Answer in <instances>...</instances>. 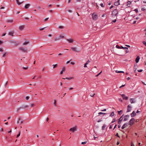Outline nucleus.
<instances>
[{
  "label": "nucleus",
  "mask_w": 146,
  "mask_h": 146,
  "mask_svg": "<svg viewBox=\"0 0 146 146\" xmlns=\"http://www.w3.org/2000/svg\"><path fill=\"white\" fill-rule=\"evenodd\" d=\"M48 11L50 13H52L53 12V11L52 10H50L49 11Z\"/></svg>",
  "instance_id": "0e129e2a"
},
{
  "label": "nucleus",
  "mask_w": 146,
  "mask_h": 146,
  "mask_svg": "<svg viewBox=\"0 0 146 146\" xmlns=\"http://www.w3.org/2000/svg\"><path fill=\"white\" fill-rule=\"evenodd\" d=\"M121 121L118 120L117 123L119 124H120L121 123Z\"/></svg>",
  "instance_id": "a19ab883"
},
{
  "label": "nucleus",
  "mask_w": 146,
  "mask_h": 146,
  "mask_svg": "<svg viewBox=\"0 0 146 146\" xmlns=\"http://www.w3.org/2000/svg\"><path fill=\"white\" fill-rule=\"evenodd\" d=\"M119 0H118L116 2H115L114 3V5L116 6H117L119 4Z\"/></svg>",
  "instance_id": "412c9836"
},
{
  "label": "nucleus",
  "mask_w": 146,
  "mask_h": 146,
  "mask_svg": "<svg viewBox=\"0 0 146 146\" xmlns=\"http://www.w3.org/2000/svg\"><path fill=\"white\" fill-rule=\"evenodd\" d=\"M90 62V60H88L87 61V62L86 63H88H88L89 62Z\"/></svg>",
  "instance_id": "338daca9"
},
{
  "label": "nucleus",
  "mask_w": 146,
  "mask_h": 146,
  "mask_svg": "<svg viewBox=\"0 0 146 146\" xmlns=\"http://www.w3.org/2000/svg\"><path fill=\"white\" fill-rule=\"evenodd\" d=\"M123 115H122L120 117V118L118 119L119 120L122 121L123 119Z\"/></svg>",
  "instance_id": "a878e982"
},
{
  "label": "nucleus",
  "mask_w": 146,
  "mask_h": 146,
  "mask_svg": "<svg viewBox=\"0 0 146 146\" xmlns=\"http://www.w3.org/2000/svg\"><path fill=\"white\" fill-rule=\"evenodd\" d=\"M66 40L69 43H72L74 41L72 39H67Z\"/></svg>",
  "instance_id": "a211bd4d"
},
{
  "label": "nucleus",
  "mask_w": 146,
  "mask_h": 146,
  "mask_svg": "<svg viewBox=\"0 0 146 146\" xmlns=\"http://www.w3.org/2000/svg\"><path fill=\"white\" fill-rule=\"evenodd\" d=\"M16 1L18 5H20L22 2L20 3L19 1V0H16Z\"/></svg>",
  "instance_id": "cd10ccee"
},
{
  "label": "nucleus",
  "mask_w": 146,
  "mask_h": 146,
  "mask_svg": "<svg viewBox=\"0 0 146 146\" xmlns=\"http://www.w3.org/2000/svg\"><path fill=\"white\" fill-rule=\"evenodd\" d=\"M24 19L26 20H29V18H28V17H24Z\"/></svg>",
  "instance_id": "774afa93"
},
{
  "label": "nucleus",
  "mask_w": 146,
  "mask_h": 146,
  "mask_svg": "<svg viewBox=\"0 0 146 146\" xmlns=\"http://www.w3.org/2000/svg\"><path fill=\"white\" fill-rule=\"evenodd\" d=\"M131 107L130 106V105H128L127 106V112H129L131 111Z\"/></svg>",
  "instance_id": "6e6552de"
},
{
  "label": "nucleus",
  "mask_w": 146,
  "mask_h": 146,
  "mask_svg": "<svg viewBox=\"0 0 146 146\" xmlns=\"http://www.w3.org/2000/svg\"><path fill=\"white\" fill-rule=\"evenodd\" d=\"M98 14L96 12L94 13L92 15V18L93 20L96 21L98 19Z\"/></svg>",
  "instance_id": "f257e3e1"
},
{
  "label": "nucleus",
  "mask_w": 146,
  "mask_h": 146,
  "mask_svg": "<svg viewBox=\"0 0 146 146\" xmlns=\"http://www.w3.org/2000/svg\"><path fill=\"white\" fill-rule=\"evenodd\" d=\"M13 21V20L12 19L8 20L7 21V22L8 23H12Z\"/></svg>",
  "instance_id": "c85d7f7f"
},
{
  "label": "nucleus",
  "mask_w": 146,
  "mask_h": 146,
  "mask_svg": "<svg viewBox=\"0 0 146 146\" xmlns=\"http://www.w3.org/2000/svg\"><path fill=\"white\" fill-rule=\"evenodd\" d=\"M143 70H138V71L139 72H141L143 71Z\"/></svg>",
  "instance_id": "864d4df0"
},
{
  "label": "nucleus",
  "mask_w": 146,
  "mask_h": 146,
  "mask_svg": "<svg viewBox=\"0 0 146 146\" xmlns=\"http://www.w3.org/2000/svg\"><path fill=\"white\" fill-rule=\"evenodd\" d=\"M3 48H0V52H3Z\"/></svg>",
  "instance_id": "13d9d810"
},
{
  "label": "nucleus",
  "mask_w": 146,
  "mask_h": 146,
  "mask_svg": "<svg viewBox=\"0 0 146 146\" xmlns=\"http://www.w3.org/2000/svg\"><path fill=\"white\" fill-rule=\"evenodd\" d=\"M129 117V115H125L124 116V119L123 120L124 121H125L128 119Z\"/></svg>",
  "instance_id": "f8f14e48"
},
{
  "label": "nucleus",
  "mask_w": 146,
  "mask_h": 146,
  "mask_svg": "<svg viewBox=\"0 0 146 146\" xmlns=\"http://www.w3.org/2000/svg\"><path fill=\"white\" fill-rule=\"evenodd\" d=\"M6 54H7L6 52H4V53L3 54V55L2 56V57H5L6 56Z\"/></svg>",
  "instance_id": "e433bc0d"
},
{
  "label": "nucleus",
  "mask_w": 146,
  "mask_h": 146,
  "mask_svg": "<svg viewBox=\"0 0 146 146\" xmlns=\"http://www.w3.org/2000/svg\"><path fill=\"white\" fill-rule=\"evenodd\" d=\"M14 33V32L13 31H11L8 33V34L9 35L11 36H13V34Z\"/></svg>",
  "instance_id": "9d476101"
},
{
  "label": "nucleus",
  "mask_w": 146,
  "mask_h": 146,
  "mask_svg": "<svg viewBox=\"0 0 146 146\" xmlns=\"http://www.w3.org/2000/svg\"><path fill=\"white\" fill-rule=\"evenodd\" d=\"M68 12H69L70 13L72 12V11L71 10H68Z\"/></svg>",
  "instance_id": "69168bd1"
},
{
  "label": "nucleus",
  "mask_w": 146,
  "mask_h": 146,
  "mask_svg": "<svg viewBox=\"0 0 146 146\" xmlns=\"http://www.w3.org/2000/svg\"><path fill=\"white\" fill-rule=\"evenodd\" d=\"M135 119L134 118H132L129 121V124L131 125H132L134 123Z\"/></svg>",
  "instance_id": "f03ea898"
},
{
  "label": "nucleus",
  "mask_w": 146,
  "mask_h": 146,
  "mask_svg": "<svg viewBox=\"0 0 146 146\" xmlns=\"http://www.w3.org/2000/svg\"><path fill=\"white\" fill-rule=\"evenodd\" d=\"M136 115V113H135L134 111H133L132 113L131 114V117H133Z\"/></svg>",
  "instance_id": "dca6fc26"
},
{
  "label": "nucleus",
  "mask_w": 146,
  "mask_h": 146,
  "mask_svg": "<svg viewBox=\"0 0 146 146\" xmlns=\"http://www.w3.org/2000/svg\"><path fill=\"white\" fill-rule=\"evenodd\" d=\"M115 72L116 73H124V72H123V71H118L117 70L115 71Z\"/></svg>",
  "instance_id": "393cba45"
},
{
  "label": "nucleus",
  "mask_w": 146,
  "mask_h": 146,
  "mask_svg": "<svg viewBox=\"0 0 146 146\" xmlns=\"http://www.w3.org/2000/svg\"><path fill=\"white\" fill-rule=\"evenodd\" d=\"M56 101L55 100H54V105L55 106H56Z\"/></svg>",
  "instance_id": "8fccbe9b"
},
{
  "label": "nucleus",
  "mask_w": 146,
  "mask_h": 146,
  "mask_svg": "<svg viewBox=\"0 0 146 146\" xmlns=\"http://www.w3.org/2000/svg\"><path fill=\"white\" fill-rule=\"evenodd\" d=\"M59 39H60V37H58V38H56L54 40L55 41H56V40H59Z\"/></svg>",
  "instance_id": "c03bdc74"
},
{
  "label": "nucleus",
  "mask_w": 146,
  "mask_h": 146,
  "mask_svg": "<svg viewBox=\"0 0 146 146\" xmlns=\"http://www.w3.org/2000/svg\"><path fill=\"white\" fill-rule=\"evenodd\" d=\"M30 6V5L29 4H27L25 5V9H27L29 8V7Z\"/></svg>",
  "instance_id": "4be33fe9"
},
{
  "label": "nucleus",
  "mask_w": 146,
  "mask_h": 146,
  "mask_svg": "<svg viewBox=\"0 0 146 146\" xmlns=\"http://www.w3.org/2000/svg\"><path fill=\"white\" fill-rule=\"evenodd\" d=\"M135 99L133 98H130V101L131 104L134 103L135 102V101H134Z\"/></svg>",
  "instance_id": "f3484780"
},
{
  "label": "nucleus",
  "mask_w": 146,
  "mask_h": 146,
  "mask_svg": "<svg viewBox=\"0 0 146 146\" xmlns=\"http://www.w3.org/2000/svg\"><path fill=\"white\" fill-rule=\"evenodd\" d=\"M71 49L72 50L76 52H80V50H78L76 47H71Z\"/></svg>",
  "instance_id": "423d86ee"
},
{
  "label": "nucleus",
  "mask_w": 146,
  "mask_h": 146,
  "mask_svg": "<svg viewBox=\"0 0 146 146\" xmlns=\"http://www.w3.org/2000/svg\"><path fill=\"white\" fill-rule=\"evenodd\" d=\"M102 118H101L100 120H98L97 121L99 123V122H100V121H102Z\"/></svg>",
  "instance_id": "603ef678"
},
{
  "label": "nucleus",
  "mask_w": 146,
  "mask_h": 146,
  "mask_svg": "<svg viewBox=\"0 0 146 146\" xmlns=\"http://www.w3.org/2000/svg\"><path fill=\"white\" fill-rule=\"evenodd\" d=\"M24 27L25 26L24 25L21 26L19 27V29L21 31H22L24 29Z\"/></svg>",
  "instance_id": "aec40b11"
},
{
  "label": "nucleus",
  "mask_w": 146,
  "mask_h": 146,
  "mask_svg": "<svg viewBox=\"0 0 146 146\" xmlns=\"http://www.w3.org/2000/svg\"><path fill=\"white\" fill-rule=\"evenodd\" d=\"M29 43V41H26V42H24L23 43V45H25Z\"/></svg>",
  "instance_id": "b1692460"
},
{
  "label": "nucleus",
  "mask_w": 146,
  "mask_h": 146,
  "mask_svg": "<svg viewBox=\"0 0 146 146\" xmlns=\"http://www.w3.org/2000/svg\"><path fill=\"white\" fill-rule=\"evenodd\" d=\"M46 27H44V28H41V29H40V31H42V30H44Z\"/></svg>",
  "instance_id": "09e8293b"
},
{
  "label": "nucleus",
  "mask_w": 146,
  "mask_h": 146,
  "mask_svg": "<svg viewBox=\"0 0 146 146\" xmlns=\"http://www.w3.org/2000/svg\"><path fill=\"white\" fill-rule=\"evenodd\" d=\"M23 68L24 69H25V70H27L28 69V67H23Z\"/></svg>",
  "instance_id": "6e6d98bb"
},
{
  "label": "nucleus",
  "mask_w": 146,
  "mask_h": 146,
  "mask_svg": "<svg viewBox=\"0 0 146 146\" xmlns=\"http://www.w3.org/2000/svg\"><path fill=\"white\" fill-rule=\"evenodd\" d=\"M24 121L23 120L21 119V117H19L18 119V121H17V123H19V122L22 124L23 123Z\"/></svg>",
  "instance_id": "1a4fd4ad"
},
{
  "label": "nucleus",
  "mask_w": 146,
  "mask_h": 146,
  "mask_svg": "<svg viewBox=\"0 0 146 146\" xmlns=\"http://www.w3.org/2000/svg\"><path fill=\"white\" fill-rule=\"evenodd\" d=\"M118 13L117 10H113L112 11L111 15L113 16H116Z\"/></svg>",
  "instance_id": "7ed1b4c3"
},
{
  "label": "nucleus",
  "mask_w": 146,
  "mask_h": 146,
  "mask_svg": "<svg viewBox=\"0 0 146 146\" xmlns=\"http://www.w3.org/2000/svg\"><path fill=\"white\" fill-rule=\"evenodd\" d=\"M11 43H16V41L15 40H13L12 41H11Z\"/></svg>",
  "instance_id": "bf43d9fd"
},
{
  "label": "nucleus",
  "mask_w": 146,
  "mask_h": 146,
  "mask_svg": "<svg viewBox=\"0 0 146 146\" xmlns=\"http://www.w3.org/2000/svg\"><path fill=\"white\" fill-rule=\"evenodd\" d=\"M73 78V77H70V78H66V79H68V80H71ZM63 79H65V78H62Z\"/></svg>",
  "instance_id": "2f4dec72"
},
{
  "label": "nucleus",
  "mask_w": 146,
  "mask_h": 146,
  "mask_svg": "<svg viewBox=\"0 0 146 146\" xmlns=\"http://www.w3.org/2000/svg\"><path fill=\"white\" fill-rule=\"evenodd\" d=\"M34 106H35V105L34 104H31L30 105V106L31 107H33Z\"/></svg>",
  "instance_id": "ea45409f"
},
{
  "label": "nucleus",
  "mask_w": 146,
  "mask_h": 146,
  "mask_svg": "<svg viewBox=\"0 0 146 146\" xmlns=\"http://www.w3.org/2000/svg\"><path fill=\"white\" fill-rule=\"evenodd\" d=\"M140 59V57L139 56H137L136 58L135 61L136 63H138L139 60Z\"/></svg>",
  "instance_id": "6ab92c4d"
},
{
  "label": "nucleus",
  "mask_w": 146,
  "mask_h": 146,
  "mask_svg": "<svg viewBox=\"0 0 146 146\" xmlns=\"http://www.w3.org/2000/svg\"><path fill=\"white\" fill-rule=\"evenodd\" d=\"M29 97L27 96H26V97L25 99L27 100H28L29 99Z\"/></svg>",
  "instance_id": "a18cd8bd"
},
{
  "label": "nucleus",
  "mask_w": 146,
  "mask_h": 146,
  "mask_svg": "<svg viewBox=\"0 0 146 146\" xmlns=\"http://www.w3.org/2000/svg\"><path fill=\"white\" fill-rule=\"evenodd\" d=\"M53 68H54L57 67V64H54L53 65Z\"/></svg>",
  "instance_id": "4c0bfd02"
},
{
  "label": "nucleus",
  "mask_w": 146,
  "mask_h": 146,
  "mask_svg": "<svg viewBox=\"0 0 146 146\" xmlns=\"http://www.w3.org/2000/svg\"><path fill=\"white\" fill-rule=\"evenodd\" d=\"M131 2L130 1H128V2H127V6H128V5H130L131 4Z\"/></svg>",
  "instance_id": "49530a36"
},
{
  "label": "nucleus",
  "mask_w": 146,
  "mask_h": 146,
  "mask_svg": "<svg viewBox=\"0 0 146 146\" xmlns=\"http://www.w3.org/2000/svg\"><path fill=\"white\" fill-rule=\"evenodd\" d=\"M52 6V5H48V7L47 8H50V7Z\"/></svg>",
  "instance_id": "5fc2aeb1"
},
{
  "label": "nucleus",
  "mask_w": 146,
  "mask_h": 146,
  "mask_svg": "<svg viewBox=\"0 0 146 146\" xmlns=\"http://www.w3.org/2000/svg\"><path fill=\"white\" fill-rule=\"evenodd\" d=\"M116 47L118 49H121V46H120L119 45H117L116 46Z\"/></svg>",
  "instance_id": "473e14b6"
},
{
  "label": "nucleus",
  "mask_w": 146,
  "mask_h": 146,
  "mask_svg": "<svg viewBox=\"0 0 146 146\" xmlns=\"http://www.w3.org/2000/svg\"><path fill=\"white\" fill-rule=\"evenodd\" d=\"M116 120L115 119H113V120L111 122V123H113L114 122H115L116 121Z\"/></svg>",
  "instance_id": "58836bf2"
},
{
  "label": "nucleus",
  "mask_w": 146,
  "mask_h": 146,
  "mask_svg": "<svg viewBox=\"0 0 146 146\" xmlns=\"http://www.w3.org/2000/svg\"><path fill=\"white\" fill-rule=\"evenodd\" d=\"M88 64V63H86L84 65V68H86V67H87V65Z\"/></svg>",
  "instance_id": "37998d69"
},
{
  "label": "nucleus",
  "mask_w": 146,
  "mask_h": 146,
  "mask_svg": "<svg viewBox=\"0 0 146 146\" xmlns=\"http://www.w3.org/2000/svg\"><path fill=\"white\" fill-rule=\"evenodd\" d=\"M76 127H73L70 128V129H69V131L73 132L74 131H76Z\"/></svg>",
  "instance_id": "0eeeda50"
},
{
  "label": "nucleus",
  "mask_w": 146,
  "mask_h": 146,
  "mask_svg": "<svg viewBox=\"0 0 146 146\" xmlns=\"http://www.w3.org/2000/svg\"><path fill=\"white\" fill-rule=\"evenodd\" d=\"M29 106L28 105H25V106L23 105L21 107L17 109V111H18L19 110H20V109H25V108H28L29 107Z\"/></svg>",
  "instance_id": "20e7f679"
},
{
  "label": "nucleus",
  "mask_w": 146,
  "mask_h": 146,
  "mask_svg": "<svg viewBox=\"0 0 146 146\" xmlns=\"http://www.w3.org/2000/svg\"><path fill=\"white\" fill-rule=\"evenodd\" d=\"M58 28L60 29H63L64 28V27L63 26H59Z\"/></svg>",
  "instance_id": "f704fd0d"
},
{
  "label": "nucleus",
  "mask_w": 146,
  "mask_h": 146,
  "mask_svg": "<svg viewBox=\"0 0 146 146\" xmlns=\"http://www.w3.org/2000/svg\"><path fill=\"white\" fill-rule=\"evenodd\" d=\"M137 64H135V66H134V69H135V70H134V72H136V70H137Z\"/></svg>",
  "instance_id": "5701e85b"
},
{
  "label": "nucleus",
  "mask_w": 146,
  "mask_h": 146,
  "mask_svg": "<svg viewBox=\"0 0 146 146\" xmlns=\"http://www.w3.org/2000/svg\"><path fill=\"white\" fill-rule=\"evenodd\" d=\"M106 127V125L105 124H104L102 127V129L103 130L105 129V128Z\"/></svg>",
  "instance_id": "bb28decb"
},
{
  "label": "nucleus",
  "mask_w": 146,
  "mask_h": 146,
  "mask_svg": "<svg viewBox=\"0 0 146 146\" xmlns=\"http://www.w3.org/2000/svg\"><path fill=\"white\" fill-rule=\"evenodd\" d=\"M107 114L106 113H103L102 112H100L98 113V114L99 115H98L97 116H98V117L101 114Z\"/></svg>",
  "instance_id": "7c9ffc66"
},
{
  "label": "nucleus",
  "mask_w": 146,
  "mask_h": 146,
  "mask_svg": "<svg viewBox=\"0 0 146 146\" xmlns=\"http://www.w3.org/2000/svg\"><path fill=\"white\" fill-rule=\"evenodd\" d=\"M143 44L146 46V42L145 41H143Z\"/></svg>",
  "instance_id": "3c124183"
},
{
  "label": "nucleus",
  "mask_w": 146,
  "mask_h": 146,
  "mask_svg": "<svg viewBox=\"0 0 146 146\" xmlns=\"http://www.w3.org/2000/svg\"><path fill=\"white\" fill-rule=\"evenodd\" d=\"M115 136H117L118 137H119V136L118 135V133H117L116 134Z\"/></svg>",
  "instance_id": "052dcab7"
},
{
  "label": "nucleus",
  "mask_w": 146,
  "mask_h": 146,
  "mask_svg": "<svg viewBox=\"0 0 146 146\" xmlns=\"http://www.w3.org/2000/svg\"><path fill=\"white\" fill-rule=\"evenodd\" d=\"M117 112H118L119 114L121 115V113H122V111L121 110H120V111H117Z\"/></svg>",
  "instance_id": "72a5a7b5"
},
{
  "label": "nucleus",
  "mask_w": 146,
  "mask_h": 146,
  "mask_svg": "<svg viewBox=\"0 0 146 146\" xmlns=\"http://www.w3.org/2000/svg\"><path fill=\"white\" fill-rule=\"evenodd\" d=\"M114 115V112H112L111 113L110 115V117H112Z\"/></svg>",
  "instance_id": "c756f323"
},
{
  "label": "nucleus",
  "mask_w": 146,
  "mask_h": 146,
  "mask_svg": "<svg viewBox=\"0 0 146 146\" xmlns=\"http://www.w3.org/2000/svg\"><path fill=\"white\" fill-rule=\"evenodd\" d=\"M66 68L65 67H62V70L60 72V74H63V72H64L65 71Z\"/></svg>",
  "instance_id": "2eb2a0df"
},
{
  "label": "nucleus",
  "mask_w": 146,
  "mask_h": 146,
  "mask_svg": "<svg viewBox=\"0 0 146 146\" xmlns=\"http://www.w3.org/2000/svg\"><path fill=\"white\" fill-rule=\"evenodd\" d=\"M19 50L24 52H27V48L21 47L19 48Z\"/></svg>",
  "instance_id": "39448f33"
},
{
  "label": "nucleus",
  "mask_w": 146,
  "mask_h": 146,
  "mask_svg": "<svg viewBox=\"0 0 146 146\" xmlns=\"http://www.w3.org/2000/svg\"><path fill=\"white\" fill-rule=\"evenodd\" d=\"M125 86V84H124V85H121V86H120L119 87V88H121V87H123L124 86Z\"/></svg>",
  "instance_id": "680f3d73"
},
{
  "label": "nucleus",
  "mask_w": 146,
  "mask_h": 146,
  "mask_svg": "<svg viewBox=\"0 0 146 146\" xmlns=\"http://www.w3.org/2000/svg\"><path fill=\"white\" fill-rule=\"evenodd\" d=\"M87 142V141H85L84 142H82L81 143V144H82V145L85 144H86V143Z\"/></svg>",
  "instance_id": "c9c22d12"
},
{
  "label": "nucleus",
  "mask_w": 146,
  "mask_h": 146,
  "mask_svg": "<svg viewBox=\"0 0 146 146\" xmlns=\"http://www.w3.org/2000/svg\"><path fill=\"white\" fill-rule=\"evenodd\" d=\"M20 133H21V132H19V134H18L17 135V138L18 137H19L20 135Z\"/></svg>",
  "instance_id": "de8ad7c7"
},
{
  "label": "nucleus",
  "mask_w": 146,
  "mask_h": 146,
  "mask_svg": "<svg viewBox=\"0 0 146 146\" xmlns=\"http://www.w3.org/2000/svg\"><path fill=\"white\" fill-rule=\"evenodd\" d=\"M48 19H49V18H46V19H44V21L46 22V21H47Z\"/></svg>",
  "instance_id": "79ce46f5"
},
{
  "label": "nucleus",
  "mask_w": 146,
  "mask_h": 146,
  "mask_svg": "<svg viewBox=\"0 0 146 146\" xmlns=\"http://www.w3.org/2000/svg\"><path fill=\"white\" fill-rule=\"evenodd\" d=\"M102 72V71H101V72L99 73L96 76H98Z\"/></svg>",
  "instance_id": "4d7b16f0"
},
{
  "label": "nucleus",
  "mask_w": 146,
  "mask_h": 146,
  "mask_svg": "<svg viewBox=\"0 0 146 146\" xmlns=\"http://www.w3.org/2000/svg\"><path fill=\"white\" fill-rule=\"evenodd\" d=\"M128 126V124L127 123H126L124 124L121 127V129H123L125 128L126 127Z\"/></svg>",
  "instance_id": "4468645a"
},
{
  "label": "nucleus",
  "mask_w": 146,
  "mask_h": 146,
  "mask_svg": "<svg viewBox=\"0 0 146 146\" xmlns=\"http://www.w3.org/2000/svg\"><path fill=\"white\" fill-rule=\"evenodd\" d=\"M121 96L123 98V99L127 100L128 99V98L127 96H126L124 94H121Z\"/></svg>",
  "instance_id": "9b49d317"
},
{
  "label": "nucleus",
  "mask_w": 146,
  "mask_h": 146,
  "mask_svg": "<svg viewBox=\"0 0 146 146\" xmlns=\"http://www.w3.org/2000/svg\"><path fill=\"white\" fill-rule=\"evenodd\" d=\"M119 100L120 101H121V102H123V101L121 99V98H119Z\"/></svg>",
  "instance_id": "e2e57ef3"
},
{
  "label": "nucleus",
  "mask_w": 146,
  "mask_h": 146,
  "mask_svg": "<svg viewBox=\"0 0 146 146\" xmlns=\"http://www.w3.org/2000/svg\"><path fill=\"white\" fill-rule=\"evenodd\" d=\"M121 49H126V53H128L129 52L128 50V48L126 47H123L122 46H121Z\"/></svg>",
  "instance_id": "ddd939ff"
}]
</instances>
